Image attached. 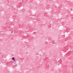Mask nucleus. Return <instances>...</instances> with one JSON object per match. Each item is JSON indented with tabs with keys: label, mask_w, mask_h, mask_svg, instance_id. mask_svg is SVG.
<instances>
[{
	"label": "nucleus",
	"mask_w": 73,
	"mask_h": 73,
	"mask_svg": "<svg viewBox=\"0 0 73 73\" xmlns=\"http://www.w3.org/2000/svg\"><path fill=\"white\" fill-rule=\"evenodd\" d=\"M13 60H15V58L14 57H13L12 58Z\"/></svg>",
	"instance_id": "nucleus-1"
},
{
	"label": "nucleus",
	"mask_w": 73,
	"mask_h": 73,
	"mask_svg": "<svg viewBox=\"0 0 73 73\" xmlns=\"http://www.w3.org/2000/svg\"><path fill=\"white\" fill-rule=\"evenodd\" d=\"M14 62H16V60H15H15H14Z\"/></svg>",
	"instance_id": "nucleus-2"
},
{
	"label": "nucleus",
	"mask_w": 73,
	"mask_h": 73,
	"mask_svg": "<svg viewBox=\"0 0 73 73\" xmlns=\"http://www.w3.org/2000/svg\"><path fill=\"white\" fill-rule=\"evenodd\" d=\"M11 33H13V32L12 31Z\"/></svg>",
	"instance_id": "nucleus-3"
},
{
	"label": "nucleus",
	"mask_w": 73,
	"mask_h": 73,
	"mask_svg": "<svg viewBox=\"0 0 73 73\" xmlns=\"http://www.w3.org/2000/svg\"><path fill=\"white\" fill-rule=\"evenodd\" d=\"M26 53L27 54V53H28L27 52Z\"/></svg>",
	"instance_id": "nucleus-4"
},
{
	"label": "nucleus",
	"mask_w": 73,
	"mask_h": 73,
	"mask_svg": "<svg viewBox=\"0 0 73 73\" xmlns=\"http://www.w3.org/2000/svg\"><path fill=\"white\" fill-rule=\"evenodd\" d=\"M36 55H38V54H37Z\"/></svg>",
	"instance_id": "nucleus-5"
},
{
	"label": "nucleus",
	"mask_w": 73,
	"mask_h": 73,
	"mask_svg": "<svg viewBox=\"0 0 73 73\" xmlns=\"http://www.w3.org/2000/svg\"><path fill=\"white\" fill-rule=\"evenodd\" d=\"M47 2H48V1H47Z\"/></svg>",
	"instance_id": "nucleus-6"
}]
</instances>
